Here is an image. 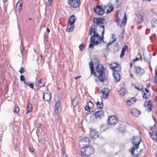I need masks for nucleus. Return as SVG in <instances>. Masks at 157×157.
<instances>
[{"label": "nucleus", "instance_id": "a211bd4d", "mask_svg": "<svg viewBox=\"0 0 157 157\" xmlns=\"http://www.w3.org/2000/svg\"><path fill=\"white\" fill-rule=\"evenodd\" d=\"M93 22L94 23H96L98 25L99 24H103L104 23L105 19L101 18H94Z\"/></svg>", "mask_w": 157, "mask_h": 157}, {"label": "nucleus", "instance_id": "72a5a7b5", "mask_svg": "<svg viewBox=\"0 0 157 157\" xmlns=\"http://www.w3.org/2000/svg\"><path fill=\"white\" fill-rule=\"evenodd\" d=\"M81 142L84 143H89L90 140L89 138L86 137H83L81 139Z\"/></svg>", "mask_w": 157, "mask_h": 157}, {"label": "nucleus", "instance_id": "473e14b6", "mask_svg": "<svg viewBox=\"0 0 157 157\" xmlns=\"http://www.w3.org/2000/svg\"><path fill=\"white\" fill-rule=\"evenodd\" d=\"M141 60V61H142V59L141 57V55L140 53H138L136 56V58L133 60L134 61H137Z\"/></svg>", "mask_w": 157, "mask_h": 157}, {"label": "nucleus", "instance_id": "a18cd8bd", "mask_svg": "<svg viewBox=\"0 0 157 157\" xmlns=\"http://www.w3.org/2000/svg\"><path fill=\"white\" fill-rule=\"evenodd\" d=\"M29 151L30 152L33 153L34 152V149L33 148H31L30 147L29 148Z\"/></svg>", "mask_w": 157, "mask_h": 157}, {"label": "nucleus", "instance_id": "5701e85b", "mask_svg": "<svg viewBox=\"0 0 157 157\" xmlns=\"http://www.w3.org/2000/svg\"><path fill=\"white\" fill-rule=\"evenodd\" d=\"M136 100V98L134 97H133L132 98H130L129 100H127L126 101V103L129 106H130L135 102Z\"/></svg>", "mask_w": 157, "mask_h": 157}, {"label": "nucleus", "instance_id": "f704fd0d", "mask_svg": "<svg viewBox=\"0 0 157 157\" xmlns=\"http://www.w3.org/2000/svg\"><path fill=\"white\" fill-rule=\"evenodd\" d=\"M118 65V64L116 63H112L110 64V66H111V68L113 70H114V69Z\"/></svg>", "mask_w": 157, "mask_h": 157}, {"label": "nucleus", "instance_id": "a19ab883", "mask_svg": "<svg viewBox=\"0 0 157 157\" xmlns=\"http://www.w3.org/2000/svg\"><path fill=\"white\" fill-rule=\"evenodd\" d=\"M60 105V101H56V102L55 104V108H57L58 109Z\"/></svg>", "mask_w": 157, "mask_h": 157}, {"label": "nucleus", "instance_id": "4468645a", "mask_svg": "<svg viewBox=\"0 0 157 157\" xmlns=\"http://www.w3.org/2000/svg\"><path fill=\"white\" fill-rule=\"evenodd\" d=\"M143 56L144 57L145 60L146 62L149 63V67L150 68H151V55L150 53L147 54H144L143 53Z\"/></svg>", "mask_w": 157, "mask_h": 157}, {"label": "nucleus", "instance_id": "bf43d9fd", "mask_svg": "<svg viewBox=\"0 0 157 157\" xmlns=\"http://www.w3.org/2000/svg\"><path fill=\"white\" fill-rule=\"evenodd\" d=\"M46 31L47 32H48V33H49L50 32V29L49 28H47L46 29Z\"/></svg>", "mask_w": 157, "mask_h": 157}, {"label": "nucleus", "instance_id": "ea45409f", "mask_svg": "<svg viewBox=\"0 0 157 157\" xmlns=\"http://www.w3.org/2000/svg\"><path fill=\"white\" fill-rule=\"evenodd\" d=\"M87 103L88 106L90 108H93L94 107V105L92 101H89L87 102Z\"/></svg>", "mask_w": 157, "mask_h": 157}, {"label": "nucleus", "instance_id": "f03ea898", "mask_svg": "<svg viewBox=\"0 0 157 157\" xmlns=\"http://www.w3.org/2000/svg\"><path fill=\"white\" fill-rule=\"evenodd\" d=\"M93 73L94 75L98 77L101 82H104L106 80L105 72L102 65L98 63Z\"/></svg>", "mask_w": 157, "mask_h": 157}, {"label": "nucleus", "instance_id": "c85d7f7f", "mask_svg": "<svg viewBox=\"0 0 157 157\" xmlns=\"http://www.w3.org/2000/svg\"><path fill=\"white\" fill-rule=\"evenodd\" d=\"M101 102H99L98 101L96 103V105L97 106V107L100 109H101L103 108V103L102 102L103 101V99L101 97Z\"/></svg>", "mask_w": 157, "mask_h": 157}, {"label": "nucleus", "instance_id": "cd10ccee", "mask_svg": "<svg viewBox=\"0 0 157 157\" xmlns=\"http://www.w3.org/2000/svg\"><path fill=\"white\" fill-rule=\"evenodd\" d=\"M75 17L74 15H72L70 17L69 19V23H68L73 25L75 21Z\"/></svg>", "mask_w": 157, "mask_h": 157}, {"label": "nucleus", "instance_id": "0e129e2a", "mask_svg": "<svg viewBox=\"0 0 157 157\" xmlns=\"http://www.w3.org/2000/svg\"><path fill=\"white\" fill-rule=\"evenodd\" d=\"M63 157H67L66 154H64L63 155Z\"/></svg>", "mask_w": 157, "mask_h": 157}, {"label": "nucleus", "instance_id": "79ce46f5", "mask_svg": "<svg viewBox=\"0 0 157 157\" xmlns=\"http://www.w3.org/2000/svg\"><path fill=\"white\" fill-rule=\"evenodd\" d=\"M21 74H22L25 72V68L23 67H21L19 71Z\"/></svg>", "mask_w": 157, "mask_h": 157}, {"label": "nucleus", "instance_id": "39448f33", "mask_svg": "<svg viewBox=\"0 0 157 157\" xmlns=\"http://www.w3.org/2000/svg\"><path fill=\"white\" fill-rule=\"evenodd\" d=\"M113 70V76L115 81L118 82L119 81L120 79V75L118 72L121 70V68L119 65L117 66Z\"/></svg>", "mask_w": 157, "mask_h": 157}, {"label": "nucleus", "instance_id": "6e6552de", "mask_svg": "<svg viewBox=\"0 0 157 157\" xmlns=\"http://www.w3.org/2000/svg\"><path fill=\"white\" fill-rule=\"evenodd\" d=\"M127 21V18L126 16V13L124 15V18L122 21H121L119 17H117V22L118 25L119 27H121V24H123L124 26H125L126 24Z\"/></svg>", "mask_w": 157, "mask_h": 157}, {"label": "nucleus", "instance_id": "c03bdc74", "mask_svg": "<svg viewBox=\"0 0 157 157\" xmlns=\"http://www.w3.org/2000/svg\"><path fill=\"white\" fill-rule=\"evenodd\" d=\"M83 47H84L83 44H81L80 45H79V49L80 50H82V48H83Z\"/></svg>", "mask_w": 157, "mask_h": 157}, {"label": "nucleus", "instance_id": "2f4dec72", "mask_svg": "<svg viewBox=\"0 0 157 157\" xmlns=\"http://www.w3.org/2000/svg\"><path fill=\"white\" fill-rule=\"evenodd\" d=\"M89 65L90 69L91 74H92L94 72L93 63L92 62L90 61L89 62Z\"/></svg>", "mask_w": 157, "mask_h": 157}, {"label": "nucleus", "instance_id": "13d9d810", "mask_svg": "<svg viewBox=\"0 0 157 157\" xmlns=\"http://www.w3.org/2000/svg\"><path fill=\"white\" fill-rule=\"evenodd\" d=\"M81 78V76H78L77 77H75V79L76 80H77L80 78Z\"/></svg>", "mask_w": 157, "mask_h": 157}, {"label": "nucleus", "instance_id": "b1692460", "mask_svg": "<svg viewBox=\"0 0 157 157\" xmlns=\"http://www.w3.org/2000/svg\"><path fill=\"white\" fill-rule=\"evenodd\" d=\"M74 28L73 25L68 23L66 29V31L69 32H72L73 31Z\"/></svg>", "mask_w": 157, "mask_h": 157}, {"label": "nucleus", "instance_id": "aec40b11", "mask_svg": "<svg viewBox=\"0 0 157 157\" xmlns=\"http://www.w3.org/2000/svg\"><path fill=\"white\" fill-rule=\"evenodd\" d=\"M36 82L37 86L40 87H42L44 85L46 82V80L44 78H42Z\"/></svg>", "mask_w": 157, "mask_h": 157}, {"label": "nucleus", "instance_id": "49530a36", "mask_svg": "<svg viewBox=\"0 0 157 157\" xmlns=\"http://www.w3.org/2000/svg\"><path fill=\"white\" fill-rule=\"evenodd\" d=\"M127 46L126 45H124L123 46L122 49V51H124L127 49Z\"/></svg>", "mask_w": 157, "mask_h": 157}, {"label": "nucleus", "instance_id": "a878e982", "mask_svg": "<svg viewBox=\"0 0 157 157\" xmlns=\"http://www.w3.org/2000/svg\"><path fill=\"white\" fill-rule=\"evenodd\" d=\"M135 87L136 89L139 91H143L144 90L142 84H137L135 86Z\"/></svg>", "mask_w": 157, "mask_h": 157}, {"label": "nucleus", "instance_id": "4d7b16f0", "mask_svg": "<svg viewBox=\"0 0 157 157\" xmlns=\"http://www.w3.org/2000/svg\"><path fill=\"white\" fill-rule=\"evenodd\" d=\"M140 17L141 18V21H143L144 19V16L142 15H140Z\"/></svg>", "mask_w": 157, "mask_h": 157}, {"label": "nucleus", "instance_id": "9d476101", "mask_svg": "<svg viewBox=\"0 0 157 157\" xmlns=\"http://www.w3.org/2000/svg\"><path fill=\"white\" fill-rule=\"evenodd\" d=\"M95 12L98 14L100 15H102L105 12L104 8L102 9V6H98L94 9Z\"/></svg>", "mask_w": 157, "mask_h": 157}, {"label": "nucleus", "instance_id": "c756f323", "mask_svg": "<svg viewBox=\"0 0 157 157\" xmlns=\"http://www.w3.org/2000/svg\"><path fill=\"white\" fill-rule=\"evenodd\" d=\"M22 2L21 0H19L16 5V7L17 9L21 10L22 8Z\"/></svg>", "mask_w": 157, "mask_h": 157}, {"label": "nucleus", "instance_id": "e2e57ef3", "mask_svg": "<svg viewBox=\"0 0 157 157\" xmlns=\"http://www.w3.org/2000/svg\"><path fill=\"white\" fill-rule=\"evenodd\" d=\"M132 66V63H130V67L131 68Z\"/></svg>", "mask_w": 157, "mask_h": 157}, {"label": "nucleus", "instance_id": "2eb2a0df", "mask_svg": "<svg viewBox=\"0 0 157 157\" xmlns=\"http://www.w3.org/2000/svg\"><path fill=\"white\" fill-rule=\"evenodd\" d=\"M130 112L132 115L136 117H138L141 114L140 111L138 110L136 108L131 109Z\"/></svg>", "mask_w": 157, "mask_h": 157}, {"label": "nucleus", "instance_id": "dca6fc26", "mask_svg": "<svg viewBox=\"0 0 157 157\" xmlns=\"http://www.w3.org/2000/svg\"><path fill=\"white\" fill-rule=\"evenodd\" d=\"M96 119L101 118L104 115V112L102 110L96 112L94 114Z\"/></svg>", "mask_w": 157, "mask_h": 157}, {"label": "nucleus", "instance_id": "0eeeda50", "mask_svg": "<svg viewBox=\"0 0 157 157\" xmlns=\"http://www.w3.org/2000/svg\"><path fill=\"white\" fill-rule=\"evenodd\" d=\"M157 130L155 128H151L149 133L151 137L154 140H157Z\"/></svg>", "mask_w": 157, "mask_h": 157}, {"label": "nucleus", "instance_id": "3c124183", "mask_svg": "<svg viewBox=\"0 0 157 157\" xmlns=\"http://www.w3.org/2000/svg\"><path fill=\"white\" fill-rule=\"evenodd\" d=\"M154 81L155 83L157 84V78L156 76L154 77Z\"/></svg>", "mask_w": 157, "mask_h": 157}, {"label": "nucleus", "instance_id": "c9c22d12", "mask_svg": "<svg viewBox=\"0 0 157 157\" xmlns=\"http://www.w3.org/2000/svg\"><path fill=\"white\" fill-rule=\"evenodd\" d=\"M150 94H148L147 93L144 92L143 95V97L145 99H147L150 96Z\"/></svg>", "mask_w": 157, "mask_h": 157}, {"label": "nucleus", "instance_id": "6ab92c4d", "mask_svg": "<svg viewBox=\"0 0 157 157\" xmlns=\"http://www.w3.org/2000/svg\"><path fill=\"white\" fill-rule=\"evenodd\" d=\"M102 97L104 99H106L109 94V89L107 88H104L102 90Z\"/></svg>", "mask_w": 157, "mask_h": 157}, {"label": "nucleus", "instance_id": "864d4df0", "mask_svg": "<svg viewBox=\"0 0 157 157\" xmlns=\"http://www.w3.org/2000/svg\"><path fill=\"white\" fill-rule=\"evenodd\" d=\"M24 83L26 84L27 86L29 85V82L28 81H26L25 80V81H24Z\"/></svg>", "mask_w": 157, "mask_h": 157}, {"label": "nucleus", "instance_id": "09e8293b", "mask_svg": "<svg viewBox=\"0 0 157 157\" xmlns=\"http://www.w3.org/2000/svg\"><path fill=\"white\" fill-rule=\"evenodd\" d=\"M90 107H89L88 106H86L85 107V109L86 110V111H90Z\"/></svg>", "mask_w": 157, "mask_h": 157}, {"label": "nucleus", "instance_id": "603ef678", "mask_svg": "<svg viewBox=\"0 0 157 157\" xmlns=\"http://www.w3.org/2000/svg\"><path fill=\"white\" fill-rule=\"evenodd\" d=\"M29 86L32 89L33 88V83H30L29 85Z\"/></svg>", "mask_w": 157, "mask_h": 157}, {"label": "nucleus", "instance_id": "5fc2aeb1", "mask_svg": "<svg viewBox=\"0 0 157 157\" xmlns=\"http://www.w3.org/2000/svg\"><path fill=\"white\" fill-rule=\"evenodd\" d=\"M52 0H48V2L49 3H48V5H50L51 6V3L52 2Z\"/></svg>", "mask_w": 157, "mask_h": 157}, {"label": "nucleus", "instance_id": "423d86ee", "mask_svg": "<svg viewBox=\"0 0 157 157\" xmlns=\"http://www.w3.org/2000/svg\"><path fill=\"white\" fill-rule=\"evenodd\" d=\"M117 119L114 116H111L109 117L107 120V123L110 125H114L116 124L117 122Z\"/></svg>", "mask_w": 157, "mask_h": 157}, {"label": "nucleus", "instance_id": "4be33fe9", "mask_svg": "<svg viewBox=\"0 0 157 157\" xmlns=\"http://www.w3.org/2000/svg\"><path fill=\"white\" fill-rule=\"evenodd\" d=\"M79 100V95H77L75 97L74 99L72 102V104L74 107L77 105L78 102Z\"/></svg>", "mask_w": 157, "mask_h": 157}, {"label": "nucleus", "instance_id": "e433bc0d", "mask_svg": "<svg viewBox=\"0 0 157 157\" xmlns=\"http://www.w3.org/2000/svg\"><path fill=\"white\" fill-rule=\"evenodd\" d=\"M108 128V125L107 124L102 125L101 127V130L102 131H104Z\"/></svg>", "mask_w": 157, "mask_h": 157}, {"label": "nucleus", "instance_id": "58836bf2", "mask_svg": "<svg viewBox=\"0 0 157 157\" xmlns=\"http://www.w3.org/2000/svg\"><path fill=\"white\" fill-rule=\"evenodd\" d=\"M111 39L112 40V42H110V43H108V45H109L111 44L115 40H116L115 37V36L113 34H112V39Z\"/></svg>", "mask_w": 157, "mask_h": 157}, {"label": "nucleus", "instance_id": "338daca9", "mask_svg": "<svg viewBox=\"0 0 157 157\" xmlns=\"http://www.w3.org/2000/svg\"><path fill=\"white\" fill-rule=\"evenodd\" d=\"M119 0H116V3H117L119 2Z\"/></svg>", "mask_w": 157, "mask_h": 157}, {"label": "nucleus", "instance_id": "ddd939ff", "mask_svg": "<svg viewBox=\"0 0 157 157\" xmlns=\"http://www.w3.org/2000/svg\"><path fill=\"white\" fill-rule=\"evenodd\" d=\"M114 7L111 2H109L105 6L104 10H106L107 13H109L111 12L113 9Z\"/></svg>", "mask_w": 157, "mask_h": 157}, {"label": "nucleus", "instance_id": "680f3d73", "mask_svg": "<svg viewBox=\"0 0 157 157\" xmlns=\"http://www.w3.org/2000/svg\"><path fill=\"white\" fill-rule=\"evenodd\" d=\"M21 44L22 47L23 48V41H22V39H21Z\"/></svg>", "mask_w": 157, "mask_h": 157}, {"label": "nucleus", "instance_id": "393cba45", "mask_svg": "<svg viewBox=\"0 0 157 157\" xmlns=\"http://www.w3.org/2000/svg\"><path fill=\"white\" fill-rule=\"evenodd\" d=\"M125 90L124 88L122 87L118 91V94L120 96L122 97L125 94Z\"/></svg>", "mask_w": 157, "mask_h": 157}, {"label": "nucleus", "instance_id": "1a4fd4ad", "mask_svg": "<svg viewBox=\"0 0 157 157\" xmlns=\"http://www.w3.org/2000/svg\"><path fill=\"white\" fill-rule=\"evenodd\" d=\"M68 3L72 7L74 8H77L80 5V0H69Z\"/></svg>", "mask_w": 157, "mask_h": 157}, {"label": "nucleus", "instance_id": "20e7f679", "mask_svg": "<svg viewBox=\"0 0 157 157\" xmlns=\"http://www.w3.org/2000/svg\"><path fill=\"white\" fill-rule=\"evenodd\" d=\"M94 149L91 146H88L85 145L81 149V153L82 156H88L94 153Z\"/></svg>", "mask_w": 157, "mask_h": 157}, {"label": "nucleus", "instance_id": "9b49d317", "mask_svg": "<svg viewBox=\"0 0 157 157\" xmlns=\"http://www.w3.org/2000/svg\"><path fill=\"white\" fill-rule=\"evenodd\" d=\"M51 97L50 93L49 90H46L44 92L43 98L45 101L49 102Z\"/></svg>", "mask_w": 157, "mask_h": 157}, {"label": "nucleus", "instance_id": "8fccbe9b", "mask_svg": "<svg viewBox=\"0 0 157 157\" xmlns=\"http://www.w3.org/2000/svg\"><path fill=\"white\" fill-rule=\"evenodd\" d=\"M58 109L57 108H55L54 113L55 114H57L58 113Z\"/></svg>", "mask_w": 157, "mask_h": 157}, {"label": "nucleus", "instance_id": "774afa93", "mask_svg": "<svg viewBox=\"0 0 157 157\" xmlns=\"http://www.w3.org/2000/svg\"><path fill=\"white\" fill-rule=\"evenodd\" d=\"M29 20H32V18H29Z\"/></svg>", "mask_w": 157, "mask_h": 157}, {"label": "nucleus", "instance_id": "37998d69", "mask_svg": "<svg viewBox=\"0 0 157 157\" xmlns=\"http://www.w3.org/2000/svg\"><path fill=\"white\" fill-rule=\"evenodd\" d=\"M20 80L21 81H25V78L24 76L23 75H21L20 76Z\"/></svg>", "mask_w": 157, "mask_h": 157}, {"label": "nucleus", "instance_id": "412c9836", "mask_svg": "<svg viewBox=\"0 0 157 157\" xmlns=\"http://www.w3.org/2000/svg\"><path fill=\"white\" fill-rule=\"evenodd\" d=\"M134 71L136 74H140L142 75L144 73V70L140 67H135Z\"/></svg>", "mask_w": 157, "mask_h": 157}, {"label": "nucleus", "instance_id": "7c9ffc66", "mask_svg": "<svg viewBox=\"0 0 157 157\" xmlns=\"http://www.w3.org/2000/svg\"><path fill=\"white\" fill-rule=\"evenodd\" d=\"M32 105L31 104H29L28 105L27 108V109L26 114L30 113L32 111Z\"/></svg>", "mask_w": 157, "mask_h": 157}, {"label": "nucleus", "instance_id": "f3484780", "mask_svg": "<svg viewBox=\"0 0 157 157\" xmlns=\"http://www.w3.org/2000/svg\"><path fill=\"white\" fill-rule=\"evenodd\" d=\"M98 132L95 130H92L90 131V136L92 138L96 139L98 137Z\"/></svg>", "mask_w": 157, "mask_h": 157}, {"label": "nucleus", "instance_id": "7ed1b4c3", "mask_svg": "<svg viewBox=\"0 0 157 157\" xmlns=\"http://www.w3.org/2000/svg\"><path fill=\"white\" fill-rule=\"evenodd\" d=\"M141 142V139L139 136H134L132 140V142L134 146L132 147L131 150V154L133 157H138L139 155L135 154L134 152L136 149L139 148V145Z\"/></svg>", "mask_w": 157, "mask_h": 157}, {"label": "nucleus", "instance_id": "f8f14e48", "mask_svg": "<svg viewBox=\"0 0 157 157\" xmlns=\"http://www.w3.org/2000/svg\"><path fill=\"white\" fill-rule=\"evenodd\" d=\"M144 106L146 110L149 112L151 110L152 105L150 101H146L144 103Z\"/></svg>", "mask_w": 157, "mask_h": 157}, {"label": "nucleus", "instance_id": "bb28decb", "mask_svg": "<svg viewBox=\"0 0 157 157\" xmlns=\"http://www.w3.org/2000/svg\"><path fill=\"white\" fill-rule=\"evenodd\" d=\"M125 129V126L123 124H120L118 126V129L119 131L121 132H123L124 131Z\"/></svg>", "mask_w": 157, "mask_h": 157}, {"label": "nucleus", "instance_id": "f257e3e1", "mask_svg": "<svg viewBox=\"0 0 157 157\" xmlns=\"http://www.w3.org/2000/svg\"><path fill=\"white\" fill-rule=\"evenodd\" d=\"M104 26L98 25L96 26L91 27L89 33V34L91 36L90 38V43L89 45V48H93L94 46H96L101 42H104L103 39L104 33Z\"/></svg>", "mask_w": 157, "mask_h": 157}, {"label": "nucleus", "instance_id": "052dcab7", "mask_svg": "<svg viewBox=\"0 0 157 157\" xmlns=\"http://www.w3.org/2000/svg\"><path fill=\"white\" fill-rule=\"evenodd\" d=\"M40 126H41V124H39L36 125V127L37 128H38L40 127Z\"/></svg>", "mask_w": 157, "mask_h": 157}, {"label": "nucleus", "instance_id": "de8ad7c7", "mask_svg": "<svg viewBox=\"0 0 157 157\" xmlns=\"http://www.w3.org/2000/svg\"><path fill=\"white\" fill-rule=\"evenodd\" d=\"M124 51H121V54L120 56V57H122L123 56H124Z\"/></svg>", "mask_w": 157, "mask_h": 157}, {"label": "nucleus", "instance_id": "69168bd1", "mask_svg": "<svg viewBox=\"0 0 157 157\" xmlns=\"http://www.w3.org/2000/svg\"><path fill=\"white\" fill-rule=\"evenodd\" d=\"M131 74V77L132 78L133 77V75L132 74Z\"/></svg>", "mask_w": 157, "mask_h": 157}, {"label": "nucleus", "instance_id": "4c0bfd02", "mask_svg": "<svg viewBox=\"0 0 157 157\" xmlns=\"http://www.w3.org/2000/svg\"><path fill=\"white\" fill-rule=\"evenodd\" d=\"M19 111V108L18 107L15 105L14 106V109H13V112L14 113H17Z\"/></svg>", "mask_w": 157, "mask_h": 157}, {"label": "nucleus", "instance_id": "6e6d98bb", "mask_svg": "<svg viewBox=\"0 0 157 157\" xmlns=\"http://www.w3.org/2000/svg\"><path fill=\"white\" fill-rule=\"evenodd\" d=\"M145 90L146 92V93H147L148 94H150L149 90L147 88L145 89Z\"/></svg>", "mask_w": 157, "mask_h": 157}]
</instances>
